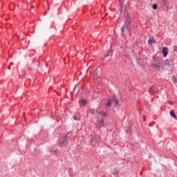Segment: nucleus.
Segmentation results:
<instances>
[{
    "instance_id": "31",
    "label": "nucleus",
    "mask_w": 177,
    "mask_h": 177,
    "mask_svg": "<svg viewBox=\"0 0 177 177\" xmlns=\"http://www.w3.org/2000/svg\"><path fill=\"white\" fill-rule=\"evenodd\" d=\"M67 135H70V133H68Z\"/></svg>"
},
{
    "instance_id": "6",
    "label": "nucleus",
    "mask_w": 177,
    "mask_h": 177,
    "mask_svg": "<svg viewBox=\"0 0 177 177\" xmlns=\"http://www.w3.org/2000/svg\"><path fill=\"white\" fill-rule=\"evenodd\" d=\"M162 53L163 54V57H167V56H168V48L167 47H163Z\"/></svg>"
},
{
    "instance_id": "26",
    "label": "nucleus",
    "mask_w": 177,
    "mask_h": 177,
    "mask_svg": "<svg viewBox=\"0 0 177 177\" xmlns=\"http://www.w3.org/2000/svg\"><path fill=\"white\" fill-rule=\"evenodd\" d=\"M94 75H95V77H96V75H97V72L96 71H94Z\"/></svg>"
},
{
    "instance_id": "29",
    "label": "nucleus",
    "mask_w": 177,
    "mask_h": 177,
    "mask_svg": "<svg viewBox=\"0 0 177 177\" xmlns=\"http://www.w3.org/2000/svg\"><path fill=\"white\" fill-rule=\"evenodd\" d=\"M126 133H128V130H126Z\"/></svg>"
},
{
    "instance_id": "21",
    "label": "nucleus",
    "mask_w": 177,
    "mask_h": 177,
    "mask_svg": "<svg viewBox=\"0 0 177 177\" xmlns=\"http://www.w3.org/2000/svg\"><path fill=\"white\" fill-rule=\"evenodd\" d=\"M113 175H114V176H115V177L118 176V171H117V169H115V170L113 172Z\"/></svg>"
},
{
    "instance_id": "4",
    "label": "nucleus",
    "mask_w": 177,
    "mask_h": 177,
    "mask_svg": "<svg viewBox=\"0 0 177 177\" xmlns=\"http://www.w3.org/2000/svg\"><path fill=\"white\" fill-rule=\"evenodd\" d=\"M112 100L115 102V106H121V104H120V100L117 98V96H115V95H113L112 96Z\"/></svg>"
},
{
    "instance_id": "14",
    "label": "nucleus",
    "mask_w": 177,
    "mask_h": 177,
    "mask_svg": "<svg viewBox=\"0 0 177 177\" xmlns=\"http://www.w3.org/2000/svg\"><path fill=\"white\" fill-rule=\"evenodd\" d=\"M161 4L164 8H167L168 6V5H167V0H162Z\"/></svg>"
},
{
    "instance_id": "25",
    "label": "nucleus",
    "mask_w": 177,
    "mask_h": 177,
    "mask_svg": "<svg viewBox=\"0 0 177 177\" xmlns=\"http://www.w3.org/2000/svg\"><path fill=\"white\" fill-rule=\"evenodd\" d=\"M56 121H57V122H60V118H57Z\"/></svg>"
},
{
    "instance_id": "16",
    "label": "nucleus",
    "mask_w": 177,
    "mask_h": 177,
    "mask_svg": "<svg viewBox=\"0 0 177 177\" xmlns=\"http://www.w3.org/2000/svg\"><path fill=\"white\" fill-rule=\"evenodd\" d=\"M73 120L75 121H81V116L74 115L73 116Z\"/></svg>"
},
{
    "instance_id": "23",
    "label": "nucleus",
    "mask_w": 177,
    "mask_h": 177,
    "mask_svg": "<svg viewBox=\"0 0 177 177\" xmlns=\"http://www.w3.org/2000/svg\"><path fill=\"white\" fill-rule=\"evenodd\" d=\"M174 52H177V46H174Z\"/></svg>"
},
{
    "instance_id": "10",
    "label": "nucleus",
    "mask_w": 177,
    "mask_h": 177,
    "mask_svg": "<svg viewBox=\"0 0 177 177\" xmlns=\"http://www.w3.org/2000/svg\"><path fill=\"white\" fill-rule=\"evenodd\" d=\"M171 66V63L169 62V59H165L164 61L163 67H169Z\"/></svg>"
},
{
    "instance_id": "30",
    "label": "nucleus",
    "mask_w": 177,
    "mask_h": 177,
    "mask_svg": "<svg viewBox=\"0 0 177 177\" xmlns=\"http://www.w3.org/2000/svg\"><path fill=\"white\" fill-rule=\"evenodd\" d=\"M91 113H93V110H92V111H91Z\"/></svg>"
},
{
    "instance_id": "15",
    "label": "nucleus",
    "mask_w": 177,
    "mask_h": 177,
    "mask_svg": "<svg viewBox=\"0 0 177 177\" xmlns=\"http://www.w3.org/2000/svg\"><path fill=\"white\" fill-rule=\"evenodd\" d=\"M171 80H172V82H174V84H177V78H176V76L172 75V76H171Z\"/></svg>"
},
{
    "instance_id": "11",
    "label": "nucleus",
    "mask_w": 177,
    "mask_h": 177,
    "mask_svg": "<svg viewBox=\"0 0 177 177\" xmlns=\"http://www.w3.org/2000/svg\"><path fill=\"white\" fill-rule=\"evenodd\" d=\"M98 114H99V115H101L102 118L107 117V113L102 111H99Z\"/></svg>"
},
{
    "instance_id": "7",
    "label": "nucleus",
    "mask_w": 177,
    "mask_h": 177,
    "mask_svg": "<svg viewBox=\"0 0 177 177\" xmlns=\"http://www.w3.org/2000/svg\"><path fill=\"white\" fill-rule=\"evenodd\" d=\"M88 103V102L86 101V100L82 98V100H80L79 101V104L80 106H86V104Z\"/></svg>"
},
{
    "instance_id": "24",
    "label": "nucleus",
    "mask_w": 177,
    "mask_h": 177,
    "mask_svg": "<svg viewBox=\"0 0 177 177\" xmlns=\"http://www.w3.org/2000/svg\"><path fill=\"white\" fill-rule=\"evenodd\" d=\"M13 64H14L13 63H12V62L10 63V66H13ZM10 66H8V70L11 69Z\"/></svg>"
},
{
    "instance_id": "3",
    "label": "nucleus",
    "mask_w": 177,
    "mask_h": 177,
    "mask_svg": "<svg viewBox=\"0 0 177 177\" xmlns=\"http://www.w3.org/2000/svg\"><path fill=\"white\" fill-rule=\"evenodd\" d=\"M97 126L98 128H103L106 127V124L104 123V119L102 118L100 120L97 122Z\"/></svg>"
},
{
    "instance_id": "1",
    "label": "nucleus",
    "mask_w": 177,
    "mask_h": 177,
    "mask_svg": "<svg viewBox=\"0 0 177 177\" xmlns=\"http://www.w3.org/2000/svg\"><path fill=\"white\" fill-rule=\"evenodd\" d=\"M68 140H70V137L67 135L60 137L57 141L59 147H66L68 145Z\"/></svg>"
},
{
    "instance_id": "22",
    "label": "nucleus",
    "mask_w": 177,
    "mask_h": 177,
    "mask_svg": "<svg viewBox=\"0 0 177 177\" xmlns=\"http://www.w3.org/2000/svg\"><path fill=\"white\" fill-rule=\"evenodd\" d=\"M122 3L120 6V15H121V13H122Z\"/></svg>"
},
{
    "instance_id": "2",
    "label": "nucleus",
    "mask_w": 177,
    "mask_h": 177,
    "mask_svg": "<svg viewBox=\"0 0 177 177\" xmlns=\"http://www.w3.org/2000/svg\"><path fill=\"white\" fill-rule=\"evenodd\" d=\"M153 59V63L151 66L153 67H155L158 70H160L161 67V62H162V57H158L157 55H153L152 57Z\"/></svg>"
},
{
    "instance_id": "18",
    "label": "nucleus",
    "mask_w": 177,
    "mask_h": 177,
    "mask_svg": "<svg viewBox=\"0 0 177 177\" xmlns=\"http://www.w3.org/2000/svg\"><path fill=\"white\" fill-rule=\"evenodd\" d=\"M158 8V6L156 3H154L152 5V9H153V10H156Z\"/></svg>"
},
{
    "instance_id": "19",
    "label": "nucleus",
    "mask_w": 177,
    "mask_h": 177,
    "mask_svg": "<svg viewBox=\"0 0 177 177\" xmlns=\"http://www.w3.org/2000/svg\"><path fill=\"white\" fill-rule=\"evenodd\" d=\"M53 153L55 154V156H57L60 153V151L58 149H55L53 151Z\"/></svg>"
},
{
    "instance_id": "12",
    "label": "nucleus",
    "mask_w": 177,
    "mask_h": 177,
    "mask_svg": "<svg viewBox=\"0 0 177 177\" xmlns=\"http://www.w3.org/2000/svg\"><path fill=\"white\" fill-rule=\"evenodd\" d=\"M170 115H171V117H172V118H174V120H177L176 114L175 113V112L174 111H170Z\"/></svg>"
},
{
    "instance_id": "13",
    "label": "nucleus",
    "mask_w": 177,
    "mask_h": 177,
    "mask_svg": "<svg viewBox=\"0 0 177 177\" xmlns=\"http://www.w3.org/2000/svg\"><path fill=\"white\" fill-rule=\"evenodd\" d=\"M68 174L70 175V176L73 177L74 176V170L73 169V168H70L68 170Z\"/></svg>"
},
{
    "instance_id": "9",
    "label": "nucleus",
    "mask_w": 177,
    "mask_h": 177,
    "mask_svg": "<svg viewBox=\"0 0 177 177\" xmlns=\"http://www.w3.org/2000/svg\"><path fill=\"white\" fill-rule=\"evenodd\" d=\"M157 41L154 39V37H151L148 40L149 45H153V44H156Z\"/></svg>"
},
{
    "instance_id": "5",
    "label": "nucleus",
    "mask_w": 177,
    "mask_h": 177,
    "mask_svg": "<svg viewBox=\"0 0 177 177\" xmlns=\"http://www.w3.org/2000/svg\"><path fill=\"white\" fill-rule=\"evenodd\" d=\"M131 24H132V19H131V17H127L126 19V20L124 21V24H126V26H128L129 27H130Z\"/></svg>"
},
{
    "instance_id": "20",
    "label": "nucleus",
    "mask_w": 177,
    "mask_h": 177,
    "mask_svg": "<svg viewBox=\"0 0 177 177\" xmlns=\"http://www.w3.org/2000/svg\"><path fill=\"white\" fill-rule=\"evenodd\" d=\"M124 34H125V28H121V35H122L124 37Z\"/></svg>"
},
{
    "instance_id": "28",
    "label": "nucleus",
    "mask_w": 177,
    "mask_h": 177,
    "mask_svg": "<svg viewBox=\"0 0 177 177\" xmlns=\"http://www.w3.org/2000/svg\"><path fill=\"white\" fill-rule=\"evenodd\" d=\"M167 102H168L169 104H171V105L174 104V103L171 101H167Z\"/></svg>"
},
{
    "instance_id": "27",
    "label": "nucleus",
    "mask_w": 177,
    "mask_h": 177,
    "mask_svg": "<svg viewBox=\"0 0 177 177\" xmlns=\"http://www.w3.org/2000/svg\"><path fill=\"white\" fill-rule=\"evenodd\" d=\"M109 55H110L109 54V51H108V52H107V55H105L104 57H105V58H106V57H109Z\"/></svg>"
},
{
    "instance_id": "8",
    "label": "nucleus",
    "mask_w": 177,
    "mask_h": 177,
    "mask_svg": "<svg viewBox=\"0 0 177 177\" xmlns=\"http://www.w3.org/2000/svg\"><path fill=\"white\" fill-rule=\"evenodd\" d=\"M113 98L108 97L106 100V106L107 107H111V104L113 103Z\"/></svg>"
},
{
    "instance_id": "17",
    "label": "nucleus",
    "mask_w": 177,
    "mask_h": 177,
    "mask_svg": "<svg viewBox=\"0 0 177 177\" xmlns=\"http://www.w3.org/2000/svg\"><path fill=\"white\" fill-rule=\"evenodd\" d=\"M122 28L128 30V31H129V30L131 29V27L129 26L128 25H126L125 24H123Z\"/></svg>"
}]
</instances>
